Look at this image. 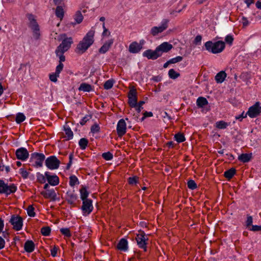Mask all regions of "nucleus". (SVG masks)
I'll list each match as a JSON object with an SVG mask.
<instances>
[{
    "instance_id": "nucleus-19",
    "label": "nucleus",
    "mask_w": 261,
    "mask_h": 261,
    "mask_svg": "<svg viewBox=\"0 0 261 261\" xmlns=\"http://www.w3.org/2000/svg\"><path fill=\"white\" fill-rule=\"evenodd\" d=\"M63 64L58 65L57 66L56 72L49 75V79L51 81L53 82H56L57 81V77L59 76V74L63 69Z\"/></svg>"
},
{
    "instance_id": "nucleus-33",
    "label": "nucleus",
    "mask_w": 261,
    "mask_h": 261,
    "mask_svg": "<svg viewBox=\"0 0 261 261\" xmlns=\"http://www.w3.org/2000/svg\"><path fill=\"white\" fill-rule=\"evenodd\" d=\"M81 198L83 201L89 200L87 199V197L89 195V193L86 190L85 187H83L80 190Z\"/></svg>"
},
{
    "instance_id": "nucleus-28",
    "label": "nucleus",
    "mask_w": 261,
    "mask_h": 261,
    "mask_svg": "<svg viewBox=\"0 0 261 261\" xmlns=\"http://www.w3.org/2000/svg\"><path fill=\"white\" fill-rule=\"evenodd\" d=\"M197 105L199 108H203L208 105V101L203 97H199L196 101Z\"/></svg>"
},
{
    "instance_id": "nucleus-48",
    "label": "nucleus",
    "mask_w": 261,
    "mask_h": 261,
    "mask_svg": "<svg viewBox=\"0 0 261 261\" xmlns=\"http://www.w3.org/2000/svg\"><path fill=\"white\" fill-rule=\"evenodd\" d=\"M102 156L106 160H110L113 158V155L110 152L103 153L102 154Z\"/></svg>"
},
{
    "instance_id": "nucleus-34",
    "label": "nucleus",
    "mask_w": 261,
    "mask_h": 261,
    "mask_svg": "<svg viewBox=\"0 0 261 261\" xmlns=\"http://www.w3.org/2000/svg\"><path fill=\"white\" fill-rule=\"evenodd\" d=\"M83 16L80 11H77L75 14L74 19L76 23L79 24L81 23L83 20Z\"/></svg>"
},
{
    "instance_id": "nucleus-47",
    "label": "nucleus",
    "mask_w": 261,
    "mask_h": 261,
    "mask_svg": "<svg viewBox=\"0 0 261 261\" xmlns=\"http://www.w3.org/2000/svg\"><path fill=\"white\" fill-rule=\"evenodd\" d=\"M145 103L144 101H140L138 103H137V106L135 107L136 108V111L138 113H140L141 111V109H143L142 106Z\"/></svg>"
},
{
    "instance_id": "nucleus-30",
    "label": "nucleus",
    "mask_w": 261,
    "mask_h": 261,
    "mask_svg": "<svg viewBox=\"0 0 261 261\" xmlns=\"http://www.w3.org/2000/svg\"><path fill=\"white\" fill-rule=\"evenodd\" d=\"M64 130L65 133V135L64 136V137L66 138V140H68L72 139L73 134L71 129L69 127L65 126L64 127Z\"/></svg>"
},
{
    "instance_id": "nucleus-63",
    "label": "nucleus",
    "mask_w": 261,
    "mask_h": 261,
    "mask_svg": "<svg viewBox=\"0 0 261 261\" xmlns=\"http://www.w3.org/2000/svg\"><path fill=\"white\" fill-rule=\"evenodd\" d=\"M21 175L23 178H26L28 176V172L25 170H22L21 171Z\"/></svg>"
},
{
    "instance_id": "nucleus-15",
    "label": "nucleus",
    "mask_w": 261,
    "mask_h": 261,
    "mask_svg": "<svg viewBox=\"0 0 261 261\" xmlns=\"http://www.w3.org/2000/svg\"><path fill=\"white\" fill-rule=\"evenodd\" d=\"M16 155L18 159L25 160L29 156V152L24 148H20L16 151Z\"/></svg>"
},
{
    "instance_id": "nucleus-27",
    "label": "nucleus",
    "mask_w": 261,
    "mask_h": 261,
    "mask_svg": "<svg viewBox=\"0 0 261 261\" xmlns=\"http://www.w3.org/2000/svg\"><path fill=\"white\" fill-rule=\"evenodd\" d=\"M252 158V154L242 153L238 157V160L242 162L246 163L248 162Z\"/></svg>"
},
{
    "instance_id": "nucleus-7",
    "label": "nucleus",
    "mask_w": 261,
    "mask_h": 261,
    "mask_svg": "<svg viewBox=\"0 0 261 261\" xmlns=\"http://www.w3.org/2000/svg\"><path fill=\"white\" fill-rule=\"evenodd\" d=\"M139 232V233L137 234L136 240L139 246L146 251V241L148 240V238H146L145 233L143 231L140 230Z\"/></svg>"
},
{
    "instance_id": "nucleus-24",
    "label": "nucleus",
    "mask_w": 261,
    "mask_h": 261,
    "mask_svg": "<svg viewBox=\"0 0 261 261\" xmlns=\"http://www.w3.org/2000/svg\"><path fill=\"white\" fill-rule=\"evenodd\" d=\"M55 14L58 18L61 20H62L64 16V11L62 6H59V5H58L56 9Z\"/></svg>"
},
{
    "instance_id": "nucleus-13",
    "label": "nucleus",
    "mask_w": 261,
    "mask_h": 261,
    "mask_svg": "<svg viewBox=\"0 0 261 261\" xmlns=\"http://www.w3.org/2000/svg\"><path fill=\"white\" fill-rule=\"evenodd\" d=\"M168 22V20H165L161 26L157 27H153L151 30V33L153 36L156 35L159 33H162L164 30H165L167 27L168 25L167 23Z\"/></svg>"
},
{
    "instance_id": "nucleus-36",
    "label": "nucleus",
    "mask_w": 261,
    "mask_h": 261,
    "mask_svg": "<svg viewBox=\"0 0 261 261\" xmlns=\"http://www.w3.org/2000/svg\"><path fill=\"white\" fill-rule=\"evenodd\" d=\"M88 141L86 138H82L79 141V145L82 149H85L87 146Z\"/></svg>"
},
{
    "instance_id": "nucleus-32",
    "label": "nucleus",
    "mask_w": 261,
    "mask_h": 261,
    "mask_svg": "<svg viewBox=\"0 0 261 261\" xmlns=\"http://www.w3.org/2000/svg\"><path fill=\"white\" fill-rule=\"evenodd\" d=\"M236 170L234 168H232L224 172V176L228 179H231L236 174Z\"/></svg>"
},
{
    "instance_id": "nucleus-61",
    "label": "nucleus",
    "mask_w": 261,
    "mask_h": 261,
    "mask_svg": "<svg viewBox=\"0 0 261 261\" xmlns=\"http://www.w3.org/2000/svg\"><path fill=\"white\" fill-rule=\"evenodd\" d=\"M202 39V37L200 35H197L194 40V43L197 44L201 42Z\"/></svg>"
},
{
    "instance_id": "nucleus-41",
    "label": "nucleus",
    "mask_w": 261,
    "mask_h": 261,
    "mask_svg": "<svg viewBox=\"0 0 261 261\" xmlns=\"http://www.w3.org/2000/svg\"><path fill=\"white\" fill-rule=\"evenodd\" d=\"M227 123L223 121H220L216 123V127L219 129H224L227 126Z\"/></svg>"
},
{
    "instance_id": "nucleus-58",
    "label": "nucleus",
    "mask_w": 261,
    "mask_h": 261,
    "mask_svg": "<svg viewBox=\"0 0 261 261\" xmlns=\"http://www.w3.org/2000/svg\"><path fill=\"white\" fill-rule=\"evenodd\" d=\"M143 115H144V116L141 119L142 121H143L144 119H145V118H146L147 117H151V116H152L153 114H152V113L151 112H145L143 114Z\"/></svg>"
},
{
    "instance_id": "nucleus-60",
    "label": "nucleus",
    "mask_w": 261,
    "mask_h": 261,
    "mask_svg": "<svg viewBox=\"0 0 261 261\" xmlns=\"http://www.w3.org/2000/svg\"><path fill=\"white\" fill-rule=\"evenodd\" d=\"M5 241L4 239L0 237V249H2L5 247Z\"/></svg>"
},
{
    "instance_id": "nucleus-45",
    "label": "nucleus",
    "mask_w": 261,
    "mask_h": 261,
    "mask_svg": "<svg viewBox=\"0 0 261 261\" xmlns=\"http://www.w3.org/2000/svg\"><path fill=\"white\" fill-rule=\"evenodd\" d=\"M188 187L189 189L194 190L197 188V185L195 182L193 180H190L187 183Z\"/></svg>"
},
{
    "instance_id": "nucleus-55",
    "label": "nucleus",
    "mask_w": 261,
    "mask_h": 261,
    "mask_svg": "<svg viewBox=\"0 0 261 261\" xmlns=\"http://www.w3.org/2000/svg\"><path fill=\"white\" fill-rule=\"evenodd\" d=\"M38 180L41 183H44L46 181L44 176L42 174H40L38 176Z\"/></svg>"
},
{
    "instance_id": "nucleus-16",
    "label": "nucleus",
    "mask_w": 261,
    "mask_h": 261,
    "mask_svg": "<svg viewBox=\"0 0 261 261\" xmlns=\"http://www.w3.org/2000/svg\"><path fill=\"white\" fill-rule=\"evenodd\" d=\"M158 50L156 48L155 50H152L148 49L145 51L143 53L144 56L147 57L149 59H156L158 57H160V55L158 52Z\"/></svg>"
},
{
    "instance_id": "nucleus-5",
    "label": "nucleus",
    "mask_w": 261,
    "mask_h": 261,
    "mask_svg": "<svg viewBox=\"0 0 261 261\" xmlns=\"http://www.w3.org/2000/svg\"><path fill=\"white\" fill-rule=\"evenodd\" d=\"M17 188L14 185L8 186L6 184L3 180H0V193H5L7 195L11 193H14L16 191Z\"/></svg>"
},
{
    "instance_id": "nucleus-54",
    "label": "nucleus",
    "mask_w": 261,
    "mask_h": 261,
    "mask_svg": "<svg viewBox=\"0 0 261 261\" xmlns=\"http://www.w3.org/2000/svg\"><path fill=\"white\" fill-rule=\"evenodd\" d=\"M73 153H71L69 155V163L67 164V167H66V169H69L72 164V160H73Z\"/></svg>"
},
{
    "instance_id": "nucleus-3",
    "label": "nucleus",
    "mask_w": 261,
    "mask_h": 261,
    "mask_svg": "<svg viewBox=\"0 0 261 261\" xmlns=\"http://www.w3.org/2000/svg\"><path fill=\"white\" fill-rule=\"evenodd\" d=\"M61 37L64 39L56 50L58 52L65 53L69 49L73 42L71 37L66 38L65 34H62Z\"/></svg>"
},
{
    "instance_id": "nucleus-46",
    "label": "nucleus",
    "mask_w": 261,
    "mask_h": 261,
    "mask_svg": "<svg viewBox=\"0 0 261 261\" xmlns=\"http://www.w3.org/2000/svg\"><path fill=\"white\" fill-rule=\"evenodd\" d=\"M100 127L98 124L95 123L91 127V132L93 133H96L99 132Z\"/></svg>"
},
{
    "instance_id": "nucleus-64",
    "label": "nucleus",
    "mask_w": 261,
    "mask_h": 261,
    "mask_svg": "<svg viewBox=\"0 0 261 261\" xmlns=\"http://www.w3.org/2000/svg\"><path fill=\"white\" fill-rule=\"evenodd\" d=\"M256 7L258 9H261V0H259L256 3Z\"/></svg>"
},
{
    "instance_id": "nucleus-11",
    "label": "nucleus",
    "mask_w": 261,
    "mask_h": 261,
    "mask_svg": "<svg viewBox=\"0 0 261 261\" xmlns=\"http://www.w3.org/2000/svg\"><path fill=\"white\" fill-rule=\"evenodd\" d=\"M126 126L124 119H120L117 126V132L119 137H122L126 133Z\"/></svg>"
},
{
    "instance_id": "nucleus-59",
    "label": "nucleus",
    "mask_w": 261,
    "mask_h": 261,
    "mask_svg": "<svg viewBox=\"0 0 261 261\" xmlns=\"http://www.w3.org/2000/svg\"><path fill=\"white\" fill-rule=\"evenodd\" d=\"M250 230L254 231L261 230V226L252 225Z\"/></svg>"
},
{
    "instance_id": "nucleus-22",
    "label": "nucleus",
    "mask_w": 261,
    "mask_h": 261,
    "mask_svg": "<svg viewBox=\"0 0 261 261\" xmlns=\"http://www.w3.org/2000/svg\"><path fill=\"white\" fill-rule=\"evenodd\" d=\"M31 64L29 62L22 63L18 69L19 71H21L24 74H27L30 72Z\"/></svg>"
},
{
    "instance_id": "nucleus-2",
    "label": "nucleus",
    "mask_w": 261,
    "mask_h": 261,
    "mask_svg": "<svg viewBox=\"0 0 261 261\" xmlns=\"http://www.w3.org/2000/svg\"><path fill=\"white\" fill-rule=\"evenodd\" d=\"M205 46L208 51L213 54L221 53L225 48V43L222 41H218L215 43L212 41H207L205 43Z\"/></svg>"
},
{
    "instance_id": "nucleus-62",
    "label": "nucleus",
    "mask_w": 261,
    "mask_h": 261,
    "mask_svg": "<svg viewBox=\"0 0 261 261\" xmlns=\"http://www.w3.org/2000/svg\"><path fill=\"white\" fill-rule=\"evenodd\" d=\"M58 249L56 246H54L53 249L51 250V254L53 256H55L57 254Z\"/></svg>"
},
{
    "instance_id": "nucleus-20",
    "label": "nucleus",
    "mask_w": 261,
    "mask_h": 261,
    "mask_svg": "<svg viewBox=\"0 0 261 261\" xmlns=\"http://www.w3.org/2000/svg\"><path fill=\"white\" fill-rule=\"evenodd\" d=\"M45 175L47 179L48 183L52 186H56L59 182V179L56 175H50L47 172L45 173Z\"/></svg>"
},
{
    "instance_id": "nucleus-1",
    "label": "nucleus",
    "mask_w": 261,
    "mask_h": 261,
    "mask_svg": "<svg viewBox=\"0 0 261 261\" xmlns=\"http://www.w3.org/2000/svg\"><path fill=\"white\" fill-rule=\"evenodd\" d=\"M95 31H89L77 45V53L83 54L93 43Z\"/></svg>"
},
{
    "instance_id": "nucleus-14",
    "label": "nucleus",
    "mask_w": 261,
    "mask_h": 261,
    "mask_svg": "<svg viewBox=\"0 0 261 261\" xmlns=\"http://www.w3.org/2000/svg\"><path fill=\"white\" fill-rule=\"evenodd\" d=\"M93 208L91 200L83 201L82 210L84 213L90 214L92 212Z\"/></svg>"
},
{
    "instance_id": "nucleus-49",
    "label": "nucleus",
    "mask_w": 261,
    "mask_h": 261,
    "mask_svg": "<svg viewBox=\"0 0 261 261\" xmlns=\"http://www.w3.org/2000/svg\"><path fill=\"white\" fill-rule=\"evenodd\" d=\"M60 231L63 234L65 235L66 237H69L71 236V233L68 228H63L60 229Z\"/></svg>"
},
{
    "instance_id": "nucleus-4",
    "label": "nucleus",
    "mask_w": 261,
    "mask_h": 261,
    "mask_svg": "<svg viewBox=\"0 0 261 261\" xmlns=\"http://www.w3.org/2000/svg\"><path fill=\"white\" fill-rule=\"evenodd\" d=\"M28 18L30 21L29 26L33 31L34 37L36 39H38L40 37V29L39 25L33 15H29Z\"/></svg>"
},
{
    "instance_id": "nucleus-31",
    "label": "nucleus",
    "mask_w": 261,
    "mask_h": 261,
    "mask_svg": "<svg viewBox=\"0 0 261 261\" xmlns=\"http://www.w3.org/2000/svg\"><path fill=\"white\" fill-rule=\"evenodd\" d=\"M79 91L84 92H89L92 90V87L90 85L87 83H82L79 88Z\"/></svg>"
},
{
    "instance_id": "nucleus-56",
    "label": "nucleus",
    "mask_w": 261,
    "mask_h": 261,
    "mask_svg": "<svg viewBox=\"0 0 261 261\" xmlns=\"http://www.w3.org/2000/svg\"><path fill=\"white\" fill-rule=\"evenodd\" d=\"M242 23L244 28L246 27L249 24V21L247 18L244 16L242 17Z\"/></svg>"
},
{
    "instance_id": "nucleus-42",
    "label": "nucleus",
    "mask_w": 261,
    "mask_h": 261,
    "mask_svg": "<svg viewBox=\"0 0 261 261\" xmlns=\"http://www.w3.org/2000/svg\"><path fill=\"white\" fill-rule=\"evenodd\" d=\"M113 84H114L113 80H108L104 84V85H103L104 88L105 89H107V90L110 89L113 87Z\"/></svg>"
},
{
    "instance_id": "nucleus-18",
    "label": "nucleus",
    "mask_w": 261,
    "mask_h": 261,
    "mask_svg": "<svg viewBox=\"0 0 261 261\" xmlns=\"http://www.w3.org/2000/svg\"><path fill=\"white\" fill-rule=\"evenodd\" d=\"M142 48V46L141 43L135 41L130 44L129 46V51L131 53L136 54L139 52Z\"/></svg>"
},
{
    "instance_id": "nucleus-12",
    "label": "nucleus",
    "mask_w": 261,
    "mask_h": 261,
    "mask_svg": "<svg viewBox=\"0 0 261 261\" xmlns=\"http://www.w3.org/2000/svg\"><path fill=\"white\" fill-rule=\"evenodd\" d=\"M173 47L172 44H169L167 42H163L161 45H160L158 47H156L157 50H158V52L160 55L162 56L163 53H167L169 50H170Z\"/></svg>"
},
{
    "instance_id": "nucleus-23",
    "label": "nucleus",
    "mask_w": 261,
    "mask_h": 261,
    "mask_svg": "<svg viewBox=\"0 0 261 261\" xmlns=\"http://www.w3.org/2000/svg\"><path fill=\"white\" fill-rule=\"evenodd\" d=\"M24 248L27 252L30 253L33 252L35 248L34 242L30 240L27 241L24 244Z\"/></svg>"
},
{
    "instance_id": "nucleus-6",
    "label": "nucleus",
    "mask_w": 261,
    "mask_h": 261,
    "mask_svg": "<svg viewBox=\"0 0 261 261\" xmlns=\"http://www.w3.org/2000/svg\"><path fill=\"white\" fill-rule=\"evenodd\" d=\"M128 103L132 108L136 107L137 102V92L134 86L130 87V90L128 93Z\"/></svg>"
},
{
    "instance_id": "nucleus-52",
    "label": "nucleus",
    "mask_w": 261,
    "mask_h": 261,
    "mask_svg": "<svg viewBox=\"0 0 261 261\" xmlns=\"http://www.w3.org/2000/svg\"><path fill=\"white\" fill-rule=\"evenodd\" d=\"M225 41L226 43L229 44H231L233 41V38L231 35H227L225 39Z\"/></svg>"
},
{
    "instance_id": "nucleus-38",
    "label": "nucleus",
    "mask_w": 261,
    "mask_h": 261,
    "mask_svg": "<svg viewBox=\"0 0 261 261\" xmlns=\"http://www.w3.org/2000/svg\"><path fill=\"white\" fill-rule=\"evenodd\" d=\"M25 116L22 113H18L16 117V121L17 123H20L25 120Z\"/></svg>"
},
{
    "instance_id": "nucleus-9",
    "label": "nucleus",
    "mask_w": 261,
    "mask_h": 261,
    "mask_svg": "<svg viewBox=\"0 0 261 261\" xmlns=\"http://www.w3.org/2000/svg\"><path fill=\"white\" fill-rule=\"evenodd\" d=\"M261 113V107L259 106V102H256L255 103L249 108L247 113L245 114L244 117H246L247 115L251 118L256 117Z\"/></svg>"
},
{
    "instance_id": "nucleus-43",
    "label": "nucleus",
    "mask_w": 261,
    "mask_h": 261,
    "mask_svg": "<svg viewBox=\"0 0 261 261\" xmlns=\"http://www.w3.org/2000/svg\"><path fill=\"white\" fill-rule=\"evenodd\" d=\"M139 177L137 176L129 177L128 179V182L129 185L136 184L138 182Z\"/></svg>"
},
{
    "instance_id": "nucleus-40",
    "label": "nucleus",
    "mask_w": 261,
    "mask_h": 261,
    "mask_svg": "<svg viewBox=\"0 0 261 261\" xmlns=\"http://www.w3.org/2000/svg\"><path fill=\"white\" fill-rule=\"evenodd\" d=\"M64 53H61L60 51L58 52V50H56V54L57 55V56H58L59 57V59H60L59 65L63 64V63L62 62L65 61V57L63 55Z\"/></svg>"
},
{
    "instance_id": "nucleus-37",
    "label": "nucleus",
    "mask_w": 261,
    "mask_h": 261,
    "mask_svg": "<svg viewBox=\"0 0 261 261\" xmlns=\"http://www.w3.org/2000/svg\"><path fill=\"white\" fill-rule=\"evenodd\" d=\"M51 229L49 226L43 227L41 229V232L43 236H48L50 233Z\"/></svg>"
},
{
    "instance_id": "nucleus-26",
    "label": "nucleus",
    "mask_w": 261,
    "mask_h": 261,
    "mask_svg": "<svg viewBox=\"0 0 261 261\" xmlns=\"http://www.w3.org/2000/svg\"><path fill=\"white\" fill-rule=\"evenodd\" d=\"M226 77V73L224 71H221L216 74L215 76V80L218 83H222L225 77Z\"/></svg>"
},
{
    "instance_id": "nucleus-39",
    "label": "nucleus",
    "mask_w": 261,
    "mask_h": 261,
    "mask_svg": "<svg viewBox=\"0 0 261 261\" xmlns=\"http://www.w3.org/2000/svg\"><path fill=\"white\" fill-rule=\"evenodd\" d=\"M169 76L170 78L175 79L179 76V74L177 73L173 69L169 71Z\"/></svg>"
},
{
    "instance_id": "nucleus-17",
    "label": "nucleus",
    "mask_w": 261,
    "mask_h": 261,
    "mask_svg": "<svg viewBox=\"0 0 261 261\" xmlns=\"http://www.w3.org/2000/svg\"><path fill=\"white\" fill-rule=\"evenodd\" d=\"M32 158L36 159L35 163L37 166L42 167L43 161L45 159V155L43 154L34 153L32 154Z\"/></svg>"
},
{
    "instance_id": "nucleus-35",
    "label": "nucleus",
    "mask_w": 261,
    "mask_h": 261,
    "mask_svg": "<svg viewBox=\"0 0 261 261\" xmlns=\"http://www.w3.org/2000/svg\"><path fill=\"white\" fill-rule=\"evenodd\" d=\"M174 138L178 143H181L185 140V138L183 134L178 133L175 135Z\"/></svg>"
},
{
    "instance_id": "nucleus-50",
    "label": "nucleus",
    "mask_w": 261,
    "mask_h": 261,
    "mask_svg": "<svg viewBox=\"0 0 261 261\" xmlns=\"http://www.w3.org/2000/svg\"><path fill=\"white\" fill-rule=\"evenodd\" d=\"M182 60V57L181 56H178L176 58L171 59L169 60L170 64H175L176 63L180 62Z\"/></svg>"
},
{
    "instance_id": "nucleus-29",
    "label": "nucleus",
    "mask_w": 261,
    "mask_h": 261,
    "mask_svg": "<svg viewBox=\"0 0 261 261\" xmlns=\"http://www.w3.org/2000/svg\"><path fill=\"white\" fill-rule=\"evenodd\" d=\"M113 42V40H110L109 41V42L105 43L99 49V51L102 54L106 53L109 49Z\"/></svg>"
},
{
    "instance_id": "nucleus-10",
    "label": "nucleus",
    "mask_w": 261,
    "mask_h": 261,
    "mask_svg": "<svg viewBox=\"0 0 261 261\" xmlns=\"http://www.w3.org/2000/svg\"><path fill=\"white\" fill-rule=\"evenodd\" d=\"M60 164V161L55 156H51L45 160L46 166L51 170L58 168Z\"/></svg>"
},
{
    "instance_id": "nucleus-25",
    "label": "nucleus",
    "mask_w": 261,
    "mask_h": 261,
    "mask_svg": "<svg viewBox=\"0 0 261 261\" xmlns=\"http://www.w3.org/2000/svg\"><path fill=\"white\" fill-rule=\"evenodd\" d=\"M118 249L126 251L127 250V242L126 240L122 239L119 242L117 246Z\"/></svg>"
},
{
    "instance_id": "nucleus-51",
    "label": "nucleus",
    "mask_w": 261,
    "mask_h": 261,
    "mask_svg": "<svg viewBox=\"0 0 261 261\" xmlns=\"http://www.w3.org/2000/svg\"><path fill=\"white\" fill-rule=\"evenodd\" d=\"M77 181V178L76 176L73 175L70 177V185L71 186H74Z\"/></svg>"
},
{
    "instance_id": "nucleus-44",
    "label": "nucleus",
    "mask_w": 261,
    "mask_h": 261,
    "mask_svg": "<svg viewBox=\"0 0 261 261\" xmlns=\"http://www.w3.org/2000/svg\"><path fill=\"white\" fill-rule=\"evenodd\" d=\"M28 214L30 217H34L35 213L34 212V208L32 205H29L27 208Z\"/></svg>"
},
{
    "instance_id": "nucleus-21",
    "label": "nucleus",
    "mask_w": 261,
    "mask_h": 261,
    "mask_svg": "<svg viewBox=\"0 0 261 261\" xmlns=\"http://www.w3.org/2000/svg\"><path fill=\"white\" fill-rule=\"evenodd\" d=\"M41 194L45 198H49L51 200L55 201L56 199V194L54 190H47L42 191Z\"/></svg>"
},
{
    "instance_id": "nucleus-53",
    "label": "nucleus",
    "mask_w": 261,
    "mask_h": 261,
    "mask_svg": "<svg viewBox=\"0 0 261 261\" xmlns=\"http://www.w3.org/2000/svg\"><path fill=\"white\" fill-rule=\"evenodd\" d=\"M91 115H87V116H86L85 117H84L83 119L82 120V121L80 122V124L82 125H84L86 122L87 121H88L91 118Z\"/></svg>"
},
{
    "instance_id": "nucleus-8",
    "label": "nucleus",
    "mask_w": 261,
    "mask_h": 261,
    "mask_svg": "<svg viewBox=\"0 0 261 261\" xmlns=\"http://www.w3.org/2000/svg\"><path fill=\"white\" fill-rule=\"evenodd\" d=\"M10 223L13 225V229L18 231L22 228L23 224L22 218L18 215H12Z\"/></svg>"
},
{
    "instance_id": "nucleus-57",
    "label": "nucleus",
    "mask_w": 261,
    "mask_h": 261,
    "mask_svg": "<svg viewBox=\"0 0 261 261\" xmlns=\"http://www.w3.org/2000/svg\"><path fill=\"white\" fill-rule=\"evenodd\" d=\"M252 223V217L251 216H248L247 217V220L246 221V226L247 227H249V226L251 225Z\"/></svg>"
}]
</instances>
